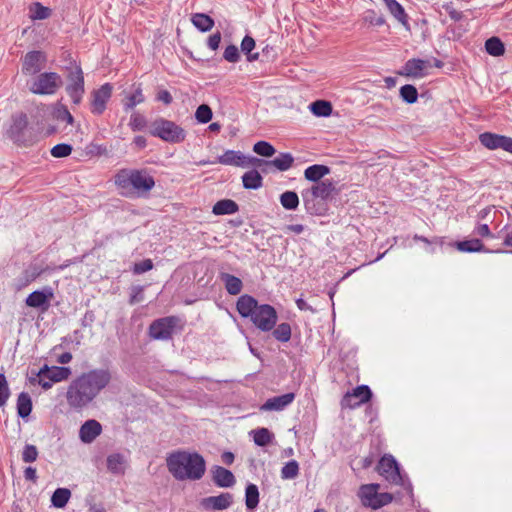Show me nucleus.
Instances as JSON below:
<instances>
[{"instance_id": "50", "label": "nucleus", "mask_w": 512, "mask_h": 512, "mask_svg": "<svg viewBox=\"0 0 512 512\" xmlns=\"http://www.w3.org/2000/svg\"><path fill=\"white\" fill-rule=\"evenodd\" d=\"M129 126L133 131H140L146 126V119L139 113H133L130 117Z\"/></svg>"}, {"instance_id": "7", "label": "nucleus", "mask_w": 512, "mask_h": 512, "mask_svg": "<svg viewBox=\"0 0 512 512\" xmlns=\"http://www.w3.org/2000/svg\"><path fill=\"white\" fill-rule=\"evenodd\" d=\"M62 85L60 75L55 72H45L37 76L30 84V91L34 94L51 95Z\"/></svg>"}, {"instance_id": "63", "label": "nucleus", "mask_w": 512, "mask_h": 512, "mask_svg": "<svg viewBox=\"0 0 512 512\" xmlns=\"http://www.w3.org/2000/svg\"><path fill=\"white\" fill-rule=\"evenodd\" d=\"M133 144L138 148V149H143L146 147L147 145V141H146V138L144 136H136L133 140Z\"/></svg>"}, {"instance_id": "24", "label": "nucleus", "mask_w": 512, "mask_h": 512, "mask_svg": "<svg viewBox=\"0 0 512 512\" xmlns=\"http://www.w3.org/2000/svg\"><path fill=\"white\" fill-rule=\"evenodd\" d=\"M245 154L241 151L227 150L222 155L218 156L217 162L222 165H230L243 168V161Z\"/></svg>"}, {"instance_id": "13", "label": "nucleus", "mask_w": 512, "mask_h": 512, "mask_svg": "<svg viewBox=\"0 0 512 512\" xmlns=\"http://www.w3.org/2000/svg\"><path fill=\"white\" fill-rule=\"evenodd\" d=\"M113 87L105 83L99 89L92 92L91 111L93 114L100 115L106 109V104L111 98Z\"/></svg>"}, {"instance_id": "61", "label": "nucleus", "mask_w": 512, "mask_h": 512, "mask_svg": "<svg viewBox=\"0 0 512 512\" xmlns=\"http://www.w3.org/2000/svg\"><path fill=\"white\" fill-rule=\"evenodd\" d=\"M24 477L28 481L36 482V479H37L36 469L33 467H27L24 470Z\"/></svg>"}, {"instance_id": "57", "label": "nucleus", "mask_w": 512, "mask_h": 512, "mask_svg": "<svg viewBox=\"0 0 512 512\" xmlns=\"http://www.w3.org/2000/svg\"><path fill=\"white\" fill-rule=\"evenodd\" d=\"M156 99L163 102L165 105L171 104L173 98L169 91L161 90L157 93Z\"/></svg>"}, {"instance_id": "21", "label": "nucleus", "mask_w": 512, "mask_h": 512, "mask_svg": "<svg viewBox=\"0 0 512 512\" xmlns=\"http://www.w3.org/2000/svg\"><path fill=\"white\" fill-rule=\"evenodd\" d=\"M71 375V369L69 367L53 366L48 367L44 365L37 373L36 376L47 377L52 382H61L66 380Z\"/></svg>"}, {"instance_id": "2", "label": "nucleus", "mask_w": 512, "mask_h": 512, "mask_svg": "<svg viewBox=\"0 0 512 512\" xmlns=\"http://www.w3.org/2000/svg\"><path fill=\"white\" fill-rule=\"evenodd\" d=\"M166 465L171 475L179 481L200 480L206 471V462L197 452L178 450L166 458Z\"/></svg>"}, {"instance_id": "10", "label": "nucleus", "mask_w": 512, "mask_h": 512, "mask_svg": "<svg viewBox=\"0 0 512 512\" xmlns=\"http://www.w3.org/2000/svg\"><path fill=\"white\" fill-rule=\"evenodd\" d=\"M372 397V392L367 385L357 386L352 392H347L342 398L341 405L344 408H356L368 402Z\"/></svg>"}, {"instance_id": "30", "label": "nucleus", "mask_w": 512, "mask_h": 512, "mask_svg": "<svg viewBox=\"0 0 512 512\" xmlns=\"http://www.w3.org/2000/svg\"><path fill=\"white\" fill-rule=\"evenodd\" d=\"M238 211V205L235 201L230 199H224L218 201L212 209L215 215H229Z\"/></svg>"}, {"instance_id": "64", "label": "nucleus", "mask_w": 512, "mask_h": 512, "mask_svg": "<svg viewBox=\"0 0 512 512\" xmlns=\"http://www.w3.org/2000/svg\"><path fill=\"white\" fill-rule=\"evenodd\" d=\"M477 234L482 236V237H490L491 236V232H490V229H489L488 225L487 224H481L477 228Z\"/></svg>"}, {"instance_id": "49", "label": "nucleus", "mask_w": 512, "mask_h": 512, "mask_svg": "<svg viewBox=\"0 0 512 512\" xmlns=\"http://www.w3.org/2000/svg\"><path fill=\"white\" fill-rule=\"evenodd\" d=\"M71 152L72 146L66 143L57 144L51 149V155L55 158L67 157Z\"/></svg>"}, {"instance_id": "15", "label": "nucleus", "mask_w": 512, "mask_h": 512, "mask_svg": "<svg viewBox=\"0 0 512 512\" xmlns=\"http://www.w3.org/2000/svg\"><path fill=\"white\" fill-rule=\"evenodd\" d=\"M428 67H430L429 61L413 58L405 63L398 74L405 77L421 78L426 75Z\"/></svg>"}, {"instance_id": "26", "label": "nucleus", "mask_w": 512, "mask_h": 512, "mask_svg": "<svg viewBox=\"0 0 512 512\" xmlns=\"http://www.w3.org/2000/svg\"><path fill=\"white\" fill-rule=\"evenodd\" d=\"M242 183L245 189H259L263 185V178L256 169L245 172L242 176Z\"/></svg>"}, {"instance_id": "39", "label": "nucleus", "mask_w": 512, "mask_h": 512, "mask_svg": "<svg viewBox=\"0 0 512 512\" xmlns=\"http://www.w3.org/2000/svg\"><path fill=\"white\" fill-rule=\"evenodd\" d=\"M485 48L487 53L492 56H501L505 52L504 44L497 37L489 38L485 43Z\"/></svg>"}, {"instance_id": "6", "label": "nucleus", "mask_w": 512, "mask_h": 512, "mask_svg": "<svg viewBox=\"0 0 512 512\" xmlns=\"http://www.w3.org/2000/svg\"><path fill=\"white\" fill-rule=\"evenodd\" d=\"M379 484H365L360 487L359 497L364 506L374 510L379 509L392 502L393 496L390 493H379Z\"/></svg>"}, {"instance_id": "23", "label": "nucleus", "mask_w": 512, "mask_h": 512, "mask_svg": "<svg viewBox=\"0 0 512 512\" xmlns=\"http://www.w3.org/2000/svg\"><path fill=\"white\" fill-rule=\"evenodd\" d=\"M212 479L218 487H231L235 484V477L233 473L221 466L212 467Z\"/></svg>"}, {"instance_id": "29", "label": "nucleus", "mask_w": 512, "mask_h": 512, "mask_svg": "<svg viewBox=\"0 0 512 512\" xmlns=\"http://www.w3.org/2000/svg\"><path fill=\"white\" fill-rule=\"evenodd\" d=\"M330 173V168L325 165L315 164L309 166L304 171V176L307 180L313 182H320L319 180Z\"/></svg>"}, {"instance_id": "32", "label": "nucleus", "mask_w": 512, "mask_h": 512, "mask_svg": "<svg viewBox=\"0 0 512 512\" xmlns=\"http://www.w3.org/2000/svg\"><path fill=\"white\" fill-rule=\"evenodd\" d=\"M311 112L318 117H327L332 113V104L326 100H316L309 106Z\"/></svg>"}, {"instance_id": "36", "label": "nucleus", "mask_w": 512, "mask_h": 512, "mask_svg": "<svg viewBox=\"0 0 512 512\" xmlns=\"http://www.w3.org/2000/svg\"><path fill=\"white\" fill-rule=\"evenodd\" d=\"M32 410V401L28 393L22 392L17 399V412L22 418L27 417Z\"/></svg>"}, {"instance_id": "20", "label": "nucleus", "mask_w": 512, "mask_h": 512, "mask_svg": "<svg viewBox=\"0 0 512 512\" xmlns=\"http://www.w3.org/2000/svg\"><path fill=\"white\" fill-rule=\"evenodd\" d=\"M305 191L311 193L317 198H320V200H324L325 202H327L335 194L336 188L332 181L324 180L317 182L310 188L305 189Z\"/></svg>"}, {"instance_id": "56", "label": "nucleus", "mask_w": 512, "mask_h": 512, "mask_svg": "<svg viewBox=\"0 0 512 512\" xmlns=\"http://www.w3.org/2000/svg\"><path fill=\"white\" fill-rule=\"evenodd\" d=\"M221 42V33L216 32L208 38V47L212 50H216Z\"/></svg>"}, {"instance_id": "4", "label": "nucleus", "mask_w": 512, "mask_h": 512, "mask_svg": "<svg viewBox=\"0 0 512 512\" xmlns=\"http://www.w3.org/2000/svg\"><path fill=\"white\" fill-rule=\"evenodd\" d=\"M115 184L121 188L132 186L138 191L148 192L154 187L155 181L146 170L123 169L115 176Z\"/></svg>"}, {"instance_id": "19", "label": "nucleus", "mask_w": 512, "mask_h": 512, "mask_svg": "<svg viewBox=\"0 0 512 512\" xmlns=\"http://www.w3.org/2000/svg\"><path fill=\"white\" fill-rule=\"evenodd\" d=\"M102 432L101 424L94 419L87 420L79 430V438L83 443H92Z\"/></svg>"}, {"instance_id": "25", "label": "nucleus", "mask_w": 512, "mask_h": 512, "mask_svg": "<svg viewBox=\"0 0 512 512\" xmlns=\"http://www.w3.org/2000/svg\"><path fill=\"white\" fill-rule=\"evenodd\" d=\"M293 157L289 153H281L278 157L270 160L266 163V168H263V172H268L269 168L274 167L279 171L288 170L293 164Z\"/></svg>"}, {"instance_id": "59", "label": "nucleus", "mask_w": 512, "mask_h": 512, "mask_svg": "<svg viewBox=\"0 0 512 512\" xmlns=\"http://www.w3.org/2000/svg\"><path fill=\"white\" fill-rule=\"evenodd\" d=\"M372 15L366 17V21H368L372 25L382 26L385 23V18L383 16H376L374 12H371Z\"/></svg>"}, {"instance_id": "46", "label": "nucleus", "mask_w": 512, "mask_h": 512, "mask_svg": "<svg viewBox=\"0 0 512 512\" xmlns=\"http://www.w3.org/2000/svg\"><path fill=\"white\" fill-rule=\"evenodd\" d=\"M253 151L263 157H271L275 154V148L266 141H259L254 144Z\"/></svg>"}, {"instance_id": "51", "label": "nucleus", "mask_w": 512, "mask_h": 512, "mask_svg": "<svg viewBox=\"0 0 512 512\" xmlns=\"http://www.w3.org/2000/svg\"><path fill=\"white\" fill-rule=\"evenodd\" d=\"M267 160H263L254 156L245 155V159L243 161V168H260L262 166L266 167Z\"/></svg>"}, {"instance_id": "37", "label": "nucleus", "mask_w": 512, "mask_h": 512, "mask_svg": "<svg viewBox=\"0 0 512 512\" xmlns=\"http://www.w3.org/2000/svg\"><path fill=\"white\" fill-rule=\"evenodd\" d=\"M501 135L484 132L479 135L480 143L489 150L499 149Z\"/></svg>"}, {"instance_id": "62", "label": "nucleus", "mask_w": 512, "mask_h": 512, "mask_svg": "<svg viewBox=\"0 0 512 512\" xmlns=\"http://www.w3.org/2000/svg\"><path fill=\"white\" fill-rule=\"evenodd\" d=\"M135 291H136L135 294H133L130 299L131 304L140 302L143 297V288L141 286L135 287Z\"/></svg>"}, {"instance_id": "14", "label": "nucleus", "mask_w": 512, "mask_h": 512, "mask_svg": "<svg viewBox=\"0 0 512 512\" xmlns=\"http://www.w3.org/2000/svg\"><path fill=\"white\" fill-rule=\"evenodd\" d=\"M54 297L51 287H45L43 290H37L28 295L25 303L31 308H40L47 311L50 306V300Z\"/></svg>"}, {"instance_id": "28", "label": "nucleus", "mask_w": 512, "mask_h": 512, "mask_svg": "<svg viewBox=\"0 0 512 512\" xmlns=\"http://www.w3.org/2000/svg\"><path fill=\"white\" fill-rule=\"evenodd\" d=\"M126 459L120 453L110 454L107 457V469L113 474H123L125 471Z\"/></svg>"}, {"instance_id": "53", "label": "nucleus", "mask_w": 512, "mask_h": 512, "mask_svg": "<svg viewBox=\"0 0 512 512\" xmlns=\"http://www.w3.org/2000/svg\"><path fill=\"white\" fill-rule=\"evenodd\" d=\"M223 57L226 61L231 63L238 62L240 58L239 50L235 45H229L226 47Z\"/></svg>"}, {"instance_id": "54", "label": "nucleus", "mask_w": 512, "mask_h": 512, "mask_svg": "<svg viewBox=\"0 0 512 512\" xmlns=\"http://www.w3.org/2000/svg\"><path fill=\"white\" fill-rule=\"evenodd\" d=\"M153 268V262L151 259H145L138 263L134 264L133 272L135 274H142L144 272L150 271Z\"/></svg>"}, {"instance_id": "44", "label": "nucleus", "mask_w": 512, "mask_h": 512, "mask_svg": "<svg viewBox=\"0 0 512 512\" xmlns=\"http://www.w3.org/2000/svg\"><path fill=\"white\" fill-rule=\"evenodd\" d=\"M144 100L145 98L142 93V89L140 86H138L135 92L126 98V101L124 102V108L126 111L131 110L138 104L143 103Z\"/></svg>"}, {"instance_id": "42", "label": "nucleus", "mask_w": 512, "mask_h": 512, "mask_svg": "<svg viewBox=\"0 0 512 512\" xmlns=\"http://www.w3.org/2000/svg\"><path fill=\"white\" fill-rule=\"evenodd\" d=\"M272 330L273 337L280 342H288L291 338V326L289 323H281Z\"/></svg>"}, {"instance_id": "55", "label": "nucleus", "mask_w": 512, "mask_h": 512, "mask_svg": "<svg viewBox=\"0 0 512 512\" xmlns=\"http://www.w3.org/2000/svg\"><path fill=\"white\" fill-rule=\"evenodd\" d=\"M255 48V40L251 36H245L241 42V50L250 53Z\"/></svg>"}, {"instance_id": "38", "label": "nucleus", "mask_w": 512, "mask_h": 512, "mask_svg": "<svg viewBox=\"0 0 512 512\" xmlns=\"http://www.w3.org/2000/svg\"><path fill=\"white\" fill-rule=\"evenodd\" d=\"M30 17L33 20H44L51 16V9L35 2L30 6Z\"/></svg>"}, {"instance_id": "8", "label": "nucleus", "mask_w": 512, "mask_h": 512, "mask_svg": "<svg viewBox=\"0 0 512 512\" xmlns=\"http://www.w3.org/2000/svg\"><path fill=\"white\" fill-rule=\"evenodd\" d=\"M179 318L176 316H167L153 321L149 327L151 338L156 340H168L172 337Z\"/></svg>"}, {"instance_id": "58", "label": "nucleus", "mask_w": 512, "mask_h": 512, "mask_svg": "<svg viewBox=\"0 0 512 512\" xmlns=\"http://www.w3.org/2000/svg\"><path fill=\"white\" fill-rule=\"evenodd\" d=\"M499 148L512 153V138L501 135Z\"/></svg>"}, {"instance_id": "34", "label": "nucleus", "mask_w": 512, "mask_h": 512, "mask_svg": "<svg viewBox=\"0 0 512 512\" xmlns=\"http://www.w3.org/2000/svg\"><path fill=\"white\" fill-rule=\"evenodd\" d=\"M456 247L461 252L486 251L484 244L479 239H470V240H465V241H459L456 243Z\"/></svg>"}, {"instance_id": "47", "label": "nucleus", "mask_w": 512, "mask_h": 512, "mask_svg": "<svg viewBox=\"0 0 512 512\" xmlns=\"http://www.w3.org/2000/svg\"><path fill=\"white\" fill-rule=\"evenodd\" d=\"M213 113L211 108L206 104H201L196 112L195 118L199 123H208L212 119Z\"/></svg>"}, {"instance_id": "17", "label": "nucleus", "mask_w": 512, "mask_h": 512, "mask_svg": "<svg viewBox=\"0 0 512 512\" xmlns=\"http://www.w3.org/2000/svg\"><path fill=\"white\" fill-rule=\"evenodd\" d=\"M303 204L307 213L311 215H324L328 211L327 202L320 200L311 193L303 190L301 193Z\"/></svg>"}, {"instance_id": "27", "label": "nucleus", "mask_w": 512, "mask_h": 512, "mask_svg": "<svg viewBox=\"0 0 512 512\" xmlns=\"http://www.w3.org/2000/svg\"><path fill=\"white\" fill-rule=\"evenodd\" d=\"M220 279L224 282L230 295H238L242 291L243 283L240 278L228 273H221Z\"/></svg>"}, {"instance_id": "45", "label": "nucleus", "mask_w": 512, "mask_h": 512, "mask_svg": "<svg viewBox=\"0 0 512 512\" xmlns=\"http://www.w3.org/2000/svg\"><path fill=\"white\" fill-rule=\"evenodd\" d=\"M298 473L299 465L295 460L287 462L281 469V477L283 479H294L298 476Z\"/></svg>"}, {"instance_id": "31", "label": "nucleus", "mask_w": 512, "mask_h": 512, "mask_svg": "<svg viewBox=\"0 0 512 512\" xmlns=\"http://www.w3.org/2000/svg\"><path fill=\"white\" fill-rule=\"evenodd\" d=\"M245 504L248 510L253 511L259 504V490L255 484H248L245 489Z\"/></svg>"}, {"instance_id": "41", "label": "nucleus", "mask_w": 512, "mask_h": 512, "mask_svg": "<svg viewBox=\"0 0 512 512\" xmlns=\"http://www.w3.org/2000/svg\"><path fill=\"white\" fill-rule=\"evenodd\" d=\"M252 433L255 444L262 447L268 445L273 438V434L267 428H259Z\"/></svg>"}, {"instance_id": "33", "label": "nucleus", "mask_w": 512, "mask_h": 512, "mask_svg": "<svg viewBox=\"0 0 512 512\" xmlns=\"http://www.w3.org/2000/svg\"><path fill=\"white\" fill-rule=\"evenodd\" d=\"M193 25L202 32L210 31L214 26V20L203 13H196L191 19Z\"/></svg>"}, {"instance_id": "12", "label": "nucleus", "mask_w": 512, "mask_h": 512, "mask_svg": "<svg viewBox=\"0 0 512 512\" xmlns=\"http://www.w3.org/2000/svg\"><path fill=\"white\" fill-rule=\"evenodd\" d=\"M46 63V56L41 51H30L22 60V73L25 75H35L40 72Z\"/></svg>"}, {"instance_id": "22", "label": "nucleus", "mask_w": 512, "mask_h": 512, "mask_svg": "<svg viewBox=\"0 0 512 512\" xmlns=\"http://www.w3.org/2000/svg\"><path fill=\"white\" fill-rule=\"evenodd\" d=\"M294 393H286L280 396L269 398L262 406L264 411H280L293 402Z\"/></svg>"}, {"instance_id": "3", "label": "nucleus", "mask_w": 512, "mask_h": 512, "mask_svg": "<svg viewBox=\"0 0 512 512\" xmlns=\"http://www.w3.org/2000/svg\"><path fill=\"white\" fill-rule=\"evenodd\" d=\"M236 309L243 318H249L261 331H271L278 319L274 307L269 304H258V301L250 295H242L238 298Z\"/></svg>"}, {"instance_id": "35", "label": "nucleus", "mask_w": 512, "mask_h": 512, "mask_svg": "<svg viewBox=\"0 0 512 512\" xmlns=\"http://www.w3.org/2000/svg\"><path fill=\"white\" fill-rule=\"evenodd\" d=\"M70 497L71 491L69 489L57 488L51 497L52 505L56 508H63L68 503Z\"/></svg>"}, {"instance_id": "43", "label": "nucleus", "mask_w": 512, "mask_h": 512, "mask_svg": "<svg viewBox=\"0 0 512 512\" xmlns=\"http://www.w3.org/2000/svg\"><path fill=\"white\" fill-rule=\"evenodd\" d=\"M400 96L408 104H413L418 99L417 89L410 84H406L400 88Z\"/></svg>"}, {"instance_id": "18", "label": "nucleus", "mask_w": 512, "mask_h": 512, "mask_svg": "<svg viewBox=\"0 0 512 512\" xmlns=\"http://www.w3.org/2000/svg\"><path fill=\"white\" fill-rule=\"evenodd\" d=\"M233 501L232 494L226 492L218 496H209L203 498L201 505L207 510H224L230 507Z\"/></svg>"}, {"instance_id": "5", "label": "nucleus", "mask_w": 512, "mask_h": 512, "mask_svg": "<svg viewBox=\"0 0 512 512\" xmlns=\"http://www.w3.org/2000/svg\"><path fill=\"white\" fill-rule=\"evenodd\" d=\"M150 133L169 143H180L186 137L182 127L164 118H159L152 123Z\"/></svg>"}, {"instance_id": "60", "label": "nucleus", "mask_w": 512, "mask_h": 512, "mask_svg": "<svg viewBox=\"0 0 512 512\" xmlns=\"http://www.w3.org/2000/svg\"><path fill=\"white\" fill-rule=\"evenodd\" d=\"M57 118L59 120L65 121L67 124H72L74 121L73 116L67 109H63L62 111H59Z\"/></svg>"}, {"instance_id": "11", "label": "nucleus", "mask_w": 512, "mask_h": 512, "mask_svg": "<svg viewBox=\"0 0 512 512\" xmlns=\"http://www.w3.org/2000/svg\"><path fill=\"white\" fill-rule=\"evenodd\" d=\"M377 471L387 481L393 484H400L402 481L398 464L391 455H385L380 459L377 465Z\"/></svg>"}, {"instance_id": "16", "label": "nucleus", "mask_w": 512, "mask_h": 512, "mask_svg": "<svg viewBox=\"0 0 512 512\" xmlns=\"http://www.w3.org/2000/svg\"><path fill=\"white\" fill-rule=\"evenodd\" d=\"M28 125V118L25 114L20 113L13 117L12 124L7 131L8 137L17 144L24 142V131Z\"/></svg>"}, {"instance_id": "9", "label": "nucleus", "mask_w": 512, "mask_h": 512, "mask_svg": "<svg viewBox=\"0 0 512 512\" xmlns=\"http://www.w3.org/2000/svg\"><path fill=\"white\" fill-rule=\"evenodd\" d=\"M67 93L75 105L80 104L84 94V76L82 69L75 66L68 74Z\"/></svg>"}, {"instance_id": "52", "label": "nucleus", "mask_w": 512, "mask_h": 512, "mask_svg": "<svg viewBox=\"0 0 512 512\" xmlns=\"http://www.w3.org/2000/svg\"><path fill=\"white\" fill-rule=\"evenodd\" d=\"M38 457V450L34 445H26L22 453V459L26 463L34 462Z\"/></svg>"}, {"instance_id": "1", "label": "nucleus", "mask_w": 512, "mask_h": 512, "mask_svg": "<svg viewBox=\"0 0 512 512\" xmlns=\"http://www.w3.org/2000/svg\"><path fill=\"white\" fill-rule=\"evenodd\" d=\"M111 374L107 369H94L74 379L67 388L68 405L80 410L87 407L110 383Z\"/></svg>"}, {"instance_id": "48", "label": "nucleus", "mask_w": 512, "mask_h": 512, "mask_svg": "<svg viewBox=\"0 0 512 512\" xmlns=\"http://www.w3.org/2000/svg\"><path fill=\"white\" fill-rule=\"evenodd\" d=\"M390 13L403 25H407V15L404 8L397 2L388 7Z\"/></svg>"}, {"instance_id": "40", "label": "nucleus", "mask_w": 512, "mask_h": 512, "mask_svg": "<svg viewBox=\"0 0 512 512\" xmlns=\"http://www.w3.org/2000/svg\"><path fill=\"white\" fill-rule=\"evenodd\" d=\"M280 203L287 210H295L299 205V197L294 191H286L281 194Z\"/></svg>"}]
</instances>
